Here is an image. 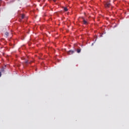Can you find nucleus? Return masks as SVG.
I'll return each instance as SVG.
<instances>
[{
  "label": "nucleus",
  "instance_id": "nucleus-7",
  "mask_svg": "<svg viewBox=\"0 0 129 129\" xmlns=\"http://www.w3.org/2000/svg\"><path fill=\"white\" fill-rule=\"evenodd\" d=\"M68 11V9H67V8H64V12H67Z\"/></svg>",
  "mask_w": 129,
  "mask_h": 129
},
{
  "label": "nucleus",
  "instance_id": "nucleus-5",
  "mask_svg": "<svg viewBox=\"0 0 129 129\" xmlns=\"http://www.w3.org/2000/svg\"><path fill=\"white\" fill-rule=\"evenodd\" d=\"M24 17H25V15H24V14H23V15H22L21 16V19H24Z\"/></svg>",
  "mask_w": 129,
  "mask_h": 129
},
{
  "label": "nucleus",
  "instance_id": "nucleus-1",
  "mask_svg": "<svg viewBox=\"0 0 129 129\" xmlns=\"http://www.w3.org/2000/svg\"><path fill=\"white\" fill-rule=\"evenodd\" d=\"M104 5H105V8H109L111 6L110 2L107 1L104 2Z\"/></svg>",
  "mask_w": 129,
  "mask_h": 129
},
{
  "label": "nucleus",
  "instance_id": "nucleus-3",
  "mask_svg": "<svg viewBox=\"0 0 129 129\" xmlns=\"http://www.w3.org/2000/svg\"><path fill=\"white\" fill-rule=\"evenodd\" d=\"M82 20H83V24H84V25H87V24H88V23L87 22V21L86 20H85L84 18H82Z\"/></svg>",
  "mask_w": 129,
  "mask_h": 129
},
{
  "label": "nucleus",
  "instance_id": "nucleus-8",
  "mask_svg": "<svg viewBox=\"0 0 129 129\" xmlns=\"http://www.w3.org/2000/svg\"><path fill=\"white\" fill-rule=\"evenodd\" d=\"M25 63H26V64L27 63H30V62H28V60H26L25 62Z\"/></svg>",
  "mask_w": 129,
  "mask_h": 129
},
{
  "label": "nucleus",
  "instance_id": "nucleus-6",
  "mask_svg": "<svg viewBox=\"0 0 129 129\" xmlns=\"http://www.w3.org/2000/svg\"><path fill=\"white\" fill-rule=\"evenodd\" d=\"M81 50V49H77V53H80Z\"/></svg>",
  "mask_w": 129,
  "mask_h": 129
},
{
  "label": "nucleus",
  "instance_id": "nucleus-4",
  "mask_svg": "<svg viewBox=\"0 0 129 129\" xmlns=\"http://www.w3.org/2000/svg\"><path fill=\"white\" fill-rule=\"evenodd\" d=\"M5 35H6V36H7L6 37H8V36L9 35V33L8 32H7L5 33Z\"/></svg>",
  "mask_w": 129,
  "mask_h": 129
},
{
  "label": "nucleus",
  "instance_id": "nucleus-2",
  "mask_svg": "<svg viewBox=\"0 0 129 129\" xmlns=\"http://www.w3.org/2000/svg\"><path fill=\"white\" fill-rule=\"evenodd\" d=\"M74 53V51H73V50H71L69 51H68L67 52V53L68 54V55H72Z\"/></svg>",
  "mask_w": 129,
  "mask_h": 129
},
{
  "label": "nucleus",
  "instance_id": "nucleus-9",
  "mask_svg": "<svg viewBox=\"0 0 129 129\" xmlns=\"http://www.w3.org/2000/svg\"><path fill=\"white\" fill-rule=\"evenodd\" d=\"M2 76V73L0 72V78Z\"/></svg>",
  "mask_w": 129,
  "mask_h": 129
}]
</instances>
